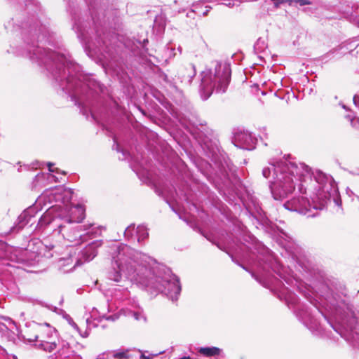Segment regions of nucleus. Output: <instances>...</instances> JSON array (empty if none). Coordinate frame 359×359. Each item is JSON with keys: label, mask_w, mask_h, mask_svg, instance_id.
<instances>
[{"label": "nucleus", "mask_w": 359, "mask_h": 359, "mask_svg": "<svg viewBox=\"0 0 359 359\" xmlns=\"http://www.w3.org/2000/svg\"><path fill=\"white\" fill-rule=\"evenodd\" d=\"M13 5L24 4L23 11L4 23L8 32L15 37L11 44L12 53L28 57L44 67L60 90L71 97L86 118L97 123H113L119 120L124 110L107 95L106 88L83 74L80 65L70 55L45 48L40 43L52 41L50 19L38 0H8Z\"/></svg>", "instance_id": "obj_1"}, {"label": "nucleus", "mask_w": 359, "mask_h": 359, "mask_svg": "<svg viewBox=\"0 0 359 359\" xmlns=\"http://www.w3.org/2000/svg\"><path fill=\"white\" fill-rule=\"evenodd\" d=\"M243 247L248 251L245 259L256 265L262 271L264 278L268 279L264 286L270 287L280 300L284 301L313 334L318 336L324 332L321 323L314 313H317L351 346L359 348V305L349 303L344 285L339 284L334 288L325 286L327 290L325 295H306L315 309L312 311L301 304L298 297L285 285V283L292 287L297 280L290 274V269L282 265L271 250L247 231L243 233Z\"/></svg>", "instance_id": "obj_2"}, {"label": "nucleus", "mask_w": 359, "mask_h": 359, "mask_svg": "<svg viewBox=\"0 0 359 359\" xmlns=\"http://www.w3.org/2000/svg\"><path fill=\"white\" fill-rule=\"evenodd\" d=\"M273 172V180H270V189L275 200H282L292 194L295 189L294 181H299L298 189L300 194H304L309 189L308 182L316 184L315 191L311 196V203L306 196H294L286 201L283 206L285 209L314 217L318 210H323L332 200L337 206L341 205V201L337 186L332 176L321 170L313 171L307 165L287 160H273L269 165L262 170V175L269 178Z\"/></svg>", "instance_id": "obj_3"}, {"label": "nucleus", "mask_w": 359, "mask_h": 359, "mask_svg": "<svg viewBox=\"0 0 359 359\" xmlns=\"http://www.w3.org/2000/svg\"><path fill=\"white\" fill-rule=\"evenodd\" d=\"M73 19V29L86 52L93 51L100 55L107 64L117 60L120 49L116 45V38L104 29L101 22L93 16L90 20L88 19L86 21L81 20L80 18L76 19L74 16Z\"/></svg>", "instance_id": "obj_4"}, {"label": "nucleus", "mask_w": 359, "mask_h": 359, "mask_svg": "<svg viewBox=\"0 0 359 359\" xmlns=\"http://www.w3.org/2000/svg\"><path fill=\"white\" fill-rule=\"evenodd\" d=\"M74 192L72 189L55 187L46 189L38 203L48 200L50 206L46 212L51 210L50 218H60V222L79 224L85 218V208L82 205H72Z\"/></svg>", "instance_id": "obj_5"}, {"label": "nucleus", "mask_w": 359, "mask_h": 359, "mask_svg": "<svg viewBox=\"0 0 359 359\" xmlns=\"http://www.w3.org/2000/svg\"><path fill=\"white\" fill-rule=\"evenodd\" d=\"M111 267L107 272V278L113 281L119 282L124 276L135 278L137 276V269L144 266L149 257L142 254L126 244H115L111 247Z\"/></svg>", "instance_id": "obj_6"}, {"label": "nucleus", "mask_w": 359, "mask_h": 359, "mask_svg": "<svg viewBox=\"0 0 359 359\" xmlns=\"http://www.w3.org/2000/svg\"><path fill=\"white\" fill-rule=\"evenodd\" d=\"M51 210L45 212L39 219L36 228H50L53 232L61 234L64 239L75 245L82 243L92 238L95 233L92 224L81 225L74 223L60 222V218H50Z\"/></svg>", "instance_id": "obj_7"}, {"label": "nucleus", "mask_w": 359, "mask_h": 359, "mask_svg": "<svg viewBox=\"0 0 359 359\" xmlns=\"http://www.w3.org/2000/svg\"><path fill=\"white\" fill-rule=\"evenodd\" d=\"M230 65L217 61L214 70L205 69L201 73L199 93L203 100H207L214 90L218 93L226 92L231 81Z\"/></svg>", "instance_id": "obj_8"}, {"label": "nucleus", "mask_w": 359, "mask_h": 359, "mask_svg": "<svg viewBox=\"0 0 359 359\" xmlns=\"http://www.w3.org/2000/svg\"><path fill=\"white\" fill-rule=\"evenodd\" d=\"M32 330L34 332L33 338H27V340L29 343L35 342L34 346L37 348L51 353L57 348L55 339L57 337L56 330L49 324L33 323Z\"/></svg>", "instance_id": "obj_9"}, {"label": "nucleus", "mask_w": 359, "mask_h": 359, "mask_svg": "<svg viewBox=\"0 0 359 359\" xmlns=\"http://www.w3.org/2000/svg\"><path fill=\"white\" fill-rule=\"evenodd\" d=\"M37 244L36 251L26 249L22 253V262L27 266H34L39 264L43 257L50 259L60 255L61 246L53 243L49 239H45L43 242H34Z\"/></svg>", "instance_id": "obj_10"}, {"label": "nucleus", "mask_w": 359, "mask_h": 359, "mask_svg": "<svg viewBox=\"0 0 359 359\" xmlns=\"http://www.w3.org/2000/svg\"><path fill=\"white\" fill-rule=\"evenodd\" d=\"M151 287L165 295L172 302L178 299L182 287L179 278L168 270V274L163 277L156 276L149 283Z\"/></svg>", "instance_id": "obj_11"}, {"label": "nucleus", "mask_w": 359, "mask_h": 359, "mask_svg": "<svg viewBox=\"0 0 359 359\" xmlns=\"http://www.w3.org/2000/svg\"><path fill=\"white\" fill-rule=\"evenodd\" d=\"M40 198V196L36 199V203L34 205L29 207L26 210H25L18 217L17 223L11 228V231L13 233L18 232L21 229H22L27 224H28L30 222L32 218L34 217L35 214L38 211V207L39 205H41L42 204L43 205H46L47 203L50 204L48 202V200H46L44 201H41V203H38V201ZM52 205L53 203H51Z\"/></svg>", "instance_id": "obj_12"}, {"label": "nucleus", "mask_w": 359, "mask_h": 359, "mask_svg": "<svg viewBox=\"0 0 359 359\" xmlns=\"http://www.w3.org/2000/svg\"><path fill=\"white\" fill-rule=\"evenodd\" d=\"M102 244L101 240H95L88 244L81 250L76 257V266H79L85 262L93 260L97 255V249Z\"/></svg>", "instance_id": "obj_13"}, {"label": "nucleus", "mask_w": 359, "mask_h": 359, "mask_svg": "<svg viewBox=\"0 0 359 359\" xmlns=\"http://www.w3.org/2000/svg\"><path fill=\"white\" fill-rule=\"evenodd\" d=\"M256 139L248 131H238L234 135V144L237 147L252 150L255 149Z\"/></svg>", "instance_id": "obj_14"}, {"label": "nucleus", "mask_w": 359, "mask_h": 359, "mask_svg": "<svg viewBox=\"0 0 359 359\" xmlns=\"http://www.w3.org/2000/svg\"><path fill=\"white\" fill-rule=\"evenodd\" d=\"M339 9L345 18L359 27V4L341 3Z\"/></svg>", "instance_id": "obj_15"}, {"label": "nucleus", "mask_w": 359, "mask_h": 359, "mask_svg": "<svg viewBox=\"0 0 359 359\" xmlns=\"http://www.w3.org/2000/svg\"><path fill=\"white\" fill-rule=\"evenodd\" d=\"M128 350L107 351L100 354L97 359H128Z\"/></svg>", "instance_id": "obj_16"}, {"label": "nucleus", "mask_w": 359, "mask_h": 359, "mask_svg": "<svg viewBox=\"0 0 359 359\" xmlns=\"http://www.w3.org/2000/svg\"><path fill=\"white\" fill-rule=\"evenodd\" d=\"M57 353L60 356L64 358H69L74 355V351L69 342L65 340L60 341L57 339Z\"/></svg>", "instance_id": "obj_17"}, {"label": "nucleus", "mask_w": 359, "mask_h": 359, "mask_svg": "<svg viewBox=\"0 0 359 359\" xmlns=\"http://www.w3.org/2000/svg\"><path fill=\"white\" fill-rule=\"evenodd\" d=\"M198 352L205 357H214L219 355L222 352V349L215 346L200 347L198 349Z\"/></svg>", "instance_id": "obj_18"}, {"label": "nucleus", "mask_w": 359, "mask_h": 359, "mask_svg": "<svg viewBox=\"0 0 359 359\" xmlns=\"http://www.w3.org/2000/svg\"><path fill=\"white\" fill-rule=\"evenodd\" d=\"M149 237L148 229L143 224L139 225L135 231V240L140 243H144V241Z\"/></svg>", "instance_id": "obj_19"}, {"label": "nucleus", "mask_w": 359, "mask_h": 359, "mask_svg": "<svg viewBox=\"0 0 359 359\" xmlns=\"http://www.w3.org/2000/svg\"><path fill=\"white\" fill-rule=\"evenodd\" d=\"M185 70L187 72V74H183L182 76V81L184 82L187 85H190L192 82L193 78L196 74V67L193 64H189L186 67Z\"/></svg>", "instance_id": "obj_20"}, {"label": "nucleus", "mask_w": 359, "mask_h": 359, "mask_svg": "<svg viewBox=\"0 0 359 359\" xmlns=\"http://www.w3.org/2000/svg\"><path fill=\"white\" fill-rule=\"evenodd\" d=\"M166 25V17L163 14L158 15L154 20V27L158 29V32L163 30Z\"/></svg>", "instance_id": "obj_21"}, {"label": "nucleus", "mask_w": 359, "mask_h": 359, "mask_svg": "<svg viewBox=\"0 0 359 359\" xmlns=\"http://www.w3.org/2000/svg\"><path fill=\"white\" fill-rule=\"evenodd\" d=\"M135 225L131 224L124 231V237L128 241H133L135 240Z\"/></svg>", "instance_id": "obj_22"}, {"label": "nucleus", "mask_w": 359, "mask_h": 359, "mask_svg": "<svg viewBox=\"0 0 359 359\" xmlns=\"http://www.w3.org/2000/svg\"><path fill=\"white\" fill-rule=\"evenodd\" d=\"M107 309H102V311H99L97 310V309L95 308H93V311H92V313L93 315H95V313H98L99 315H100V317L101 318H104V319H106L107 320H115V318L114 317V316H107L106 312H109L110 310L109 309V305L107 304Z\"/></svg>", "instance_id": "obj_23"}, {"label": "nucleus", "mask_w": 359, "mask_h": 359, "mask_svg": "<svg viewBox=\"0 0 359 359\" xmlns=\"http://www.w3.org/2000/svg\"><path fill=\"white\" fill-rule=\"evenodd\" d=\"M202 6L201 4H196L193 5V7L191 10L187 12L186 17L189 19V22L191 20H194L196 14H200V11H198L199 6Z\"/></svg>", "instance_id": "obj_24"}, {"label": "nucleus", "mask_w": 359, "mask_h": 359, "mask_svg": "<svg viewBox=\"0 0 359 359\" xmlns=\"http://www.w3.org/2000/svg\"><path fill=\"white\" fill-rule=\"evenodd\" d=\"M67 321L69 323V324L76 330L77 331L79 334L82 337H87L89 334V332L88 331L86 330H85V332H82L78 325L73 320V319L69 316H67Z\"/></svg>", "instance_id": "obj_25"}, {"label": "nucleus", "mask_w": 359, "mask_h": 359, "mask_svg": "<svg viewBox=\"0 0 359 359\" xmlns=\"http://www.w3.org/2000/svg\"><path fill=\"white\" fill-rule=\"evenodd\" d=\"M266 47L267 44L265 40L262 38H259L254 45V48L257 53L263 52Z\"/></svg>", "instance_id": "obj_26"}, {"label": "nucleus", "mask_w": 359, "mask_h": 359, "mask_svg": "<svg viewBox=\"0 0 359 359\" xmlns=\"http://www.w3.org/2000/svg\"><path fill=\"white\" fill-rule=\"evenodd\" d=\"M189 0H168L165 1V5L172 6V4L180 5V6H188L189 5Z\"/></svg>", "instance_id": "obj_27"}, {"label": "nucleus", "mask_w": 359, "mask_h": 359, "mask_svg": "<svg viewBox=\"0 0 359 359\" xmlns=\"http://www.w3.org/2000/svg\"><path fill=\"white\" fill-rule=\"evenodd\" d=\"M273 229H274V230H276L277 232L278 233V234L284 239H285L287 241H289L290 239H291L289 234L281 226L276 224L275 226L273 227Z\"/></svg>", "instance_id": "obj_28"}, {"label": "nucleus", "mask_w": 359, "mask_h": 359, "mask_svg": "<svg viewBox=\"0 0 359 359\" xmlns=\"http://www.w3.org/2000/svg\"><path fill=\"white\" fill-rule=\"evenodd\" d=\"M130 313L131 316L137 321H143L145 323L147 320L146 316L142 312L131 311Z\"/></svg>", "instance_id": "obj_29"}, {"label": "nucleus", "mask_w": 359, "mask_h": 359, "mask_svg": "<svg viewBox=\"0 0 359 359\" xmlns=\"http://www.w3.org/2000/svg\"><path fill=\"white\" fill-rule=\"evenodd\" d=\"M113 140H114V146L116 147H115V149L118 151V152H121L123 153V154L124 156H126L127 154H128V151H124L123 149H121L120 144L118 143V141H117V139L116 137H113Z\"/></svg>", "instance_id": "obj_30"}, {"label": "nucleus", "mask_w": 359, "mask_h": 359, "mask_svg": "<svg viewBox=\"0 0 359 359\" xmlns=\"http://www.w3.org/2000/svg\"><path fill=\"white\" fill-rule=\"evenodd\" d=\"M292 4H299L300 6L311 5L312 2L309 0H292Z\"/></svg>", "instance_id": "obj_31"}, {"label": "nucleus", "mask_w": 359, "mask_h": 359, "mask_svg": "<svg viewBox=\"0 0 359 359\" xmlns=\"http://www.w3.org/2000/svg\"><path fill=\"white\" fill-rule=\"evenodd\" d=\"M212 8L211 6H203V10L201 11V15L205 16V15H207L208 14V13L210 12V9Z\"/></svg>", "instance_id": "obj_32"}, {"label": "nucleus", "mask_w": 359, "mask_h": 359, "mask_svg": "<svg viewBox=\"0 0 359 359\" xmlns=\"http://www.w3.org/2000/svg\"><path fill=\"white\" fill-rule=\"evenodd\" d=\"M53 163H50V162H48L47 163V166L48 168V170L49 172H57L58 173L59 172V169L58 168H52V167L53 166Z\"/></svg>", "instance_id": "obj_33"}, {"label": "nucleus", "mask_w": 359, "mask_h": 359, "mask_svg": "<svg viewBox=\"0 0 359 359\" xmlns=\"http://www.w3.org/2000/svg\"><path fill=\"white\" fill-rule=\"evenodd\" d=\"M6 331H8V327H7V326H6L4 323H3L0 322V333L4 334V333H5Z\"/></svg>", "instance_id": "obj_34"}, {"label": "nucleus", "mask_w": 359, "mask_h": 359, "mask_svg": "<svg viewBox=\"0 0 359 359\" xmlns=\"http://www.w3.org/2000/svg\"><path fill=\"white\" fill-rule=\"evenodd\" d=\"M275 4H283V3H288L289 4H292V0H271Z\"/></svg>", "instance_id": "obj_35"}, {"label": "nucleus", "mask_w": 359, "mask_h": 359, "mask_svg": "<svg viewBox=\"0 0 359 359\" xmlns=\"http://www.w3.org/2000/svg\"><path fill=\"white\" fill-rule=\"evenodd\" d=\"M33 334H30L28 332H25V334L23 335V338L25 341H27L29 342V341L27 340V338H33Z\"/></svg>", "instance_id": "obj_36"}, {"label": "nucleus", "mask_w": 359, "mask_h": 359, "mask_svg": "<svg viewBox=\"0 0 359 359\" xmlns=\"http://www.w3.org/2000/svg\"><path fill=\"white\" fill-rule=\"evenodd\" d=\"M48 180H51L54 181L55 182H58V178L56 176L51 175V174L49 175Z\"/></svg>", "instance_id": "obj_37"}, {"label": "nucleus", "mask_w": 359, "mask_h": 359, "mask_svg": "<svg viewBox=\"0 0 359 359\" xmlns=\"http://www.w3.org/2000/svg\"><path fill=\"white\" fill-rule=\"evenodd\" d=\"M5 320L7 321L9 324H13L14 325H15V323L13 320H12L11 318L9 317H6L4 318Z\"/></svg>", "instance_id": "obj_38"}, {"label": "nucleus", "mask_w": 359, "mask_h": 359, "mask_svg": "<svg viewBox=\"0 0 359 359\" xmlns=\"http://www.w3.org/2000/svg\"><path fill=\"white\" fill-rule=\"evenodd\" d=\"M346 118H348L351 122H353L355 118V116L353 114H348L346 116Z\"/></svg>", "instance_id": "obj_39"}, {"label": "nucleus", "mask_w": 359, "mask_h": 359, "mask_svg": "<svg viewBox=\"0 0 359 359\" xmlns=\"http://www.w3.org/2000/svg\"><path fill=\"white\" fill-rule=\"evenodd\" d=\"M19 319L22 320V321H25V313L24 312H21L19 314Z\"/></svg>", "instance_id": "obj_40"}, {"label": "nucleus", "mask_w": 359, "mask_h": 359, "mask_svg": "<svg viewBox=\"0 0 359 359\" xmlns=\"http://www.w3.org/2000/svg\"><path fill=\"white\" fill-rule=\"evenodd\" d=\"M198 4H202V6H199V8H198V11H200V14H198V15H201V11L203 10V7L204 4L202 2H199Z\"/></svg>", "instance_id": "obj_41"}, {"label": "nucleus", "mask_w": 359, "mask_h": 359, "mask_svg": "<svg viewBox=\"0 0 359 359\" xmlns=\"http://www.w3.org/2000/svg\"><path fill=\"white\" fill-rule=\"evenodd\" d=\"M140 359H151L149 356H146L144 355H141Z\"/></svg>", "instance_id": "obj_42"}, {"label": "nucleus", "mask_w": 359, "mask_h": 359, "mask_svg": "<svg viewBox=\"0 0 359 359\" xmlns=\"http://www.w3.org/2000/svg\"><path fill=\"white\" fill-rule=\"evenodd\" d=\"M198 124H199L200 126H204V125H205V124H206V123H205V121H199V123H198Z\"/></svg>", "instance_id": "obj_43"}, {"label": "nucleus", "mask_w": 359, "mask_h": 359, "mask_svg": "<svg viewBox=\"0 0 359 359\" xmlns=\"http://www.w3.org/2000/svg\"><path fill=\"white\" fill-rule=\"evenodd\" d=\"M27 301H28V302H32L33 304H34V303H35V302H36V300H34V299H31V298H29V299H27Z\"/></svg>", "instance_id": "obj_44"}, {"label": "nucleus", "mask_w": 359, "mask_h": 359, "mask_svg": "<svg viewBox=\"0 0 359 359\" xmlns=\"http://www.w3.org/2000/svg\"><path fill=\"white\" fill-rule=\"evenodd\" d=\"M341 106H342V107H343L344 109H346V110H347V108H346V105H344V104H341Z\"/></svg>", "instance_id": "obj_45"}, {"label": "nucleus", "mask_w": 359, "mask_h": 359, "mask_svg": "<svg viewBox=\"0 0 359 359\" xmlns=\"http://www.w3.org/2000/svg\"><path fill=\"white\" fill-rule=\"evenodd\" d=\"M143 42H144V43H148V39H144Z\"/></svg>", "instance_id": "obj_46"}, {"label": "nucleus", "mask_w": 359, "mask_h": 359, "mask_svg": "<svg viewBox=\"0 0 359 359\" xmlns=\"http://www.w3.org/2000/svg\"><path fill=\"white\" fill-rule=\"evenodd\" d=\"M240 266H241L243 269L247 270V269H246L244 266H243V265H241V264Z\"/></svg>", "instance_id": "obj_47"}, {"label": "nucleus", "mask_w": 359, "mask_h": 359, "mask_svg": "<svg viewBox=\"0 0 359 359\" xmlns=\"http://www.w3.org/2000/svg\"><path fill=\"white\" fill-rule=\"evenodd\" d=\"M279 223L281 224H285V222H283V221H280Z\"/></svg>", "instance_id": "obj_48"}, {"label": "nucleus", "mask_w": 359, "mask_h": 359, "mask_svg": "<svg viewBox=\"0 0 359 359\" xmlns=\"http://www.w3.org/2000/svg\"><path fill=\"white\" fill-rule=\"evenodd\" d=\"M164 80L166 81L167 80V76L166 75H164Z\"/></svg>", "instance_id": "obj_49"}, {"label": "nucleus", "mask_w": 359, "mask_h": 359, "mask_svg": "<svg viewBox=\"0 0 359 359\" xmlns=\"http://www.w3.org/2000/svg\"><path fill=\"white\" fill-rule=\"evenodd\" d=\"M252 276L253 277H255V278L257 280V277H255V274H254L253 273H252Z\"/></svg>", "instance_id": "obj_50"}, {"label": "nucleus", "mask_w": 359, "mask_h": 359, "mask_svg": "<svg viewBox=\"0 0 359 359\" xmlns=\"http://www.w3.org/2000/svg\"><path fill=\"white\" fill-rule=\"evenodd\" d=\"M231 259H232V261L235 262L234 259H233V257L232 256H231Z\"/></svg>", "instance_id": "obj_51"}]
</instances>
